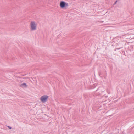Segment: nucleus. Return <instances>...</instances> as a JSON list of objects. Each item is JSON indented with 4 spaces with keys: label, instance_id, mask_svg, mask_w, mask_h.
<instances>
[{
    "label": "nucleus",
    "instance_id": "nucleus-1",
    "mask_svg": "<svg viewBox=\"0 0 134 134\" xmlns=\"http://www.w3.org/2000/svg\"><path fill=\"white\" fill-rule=\"evenodd\" d=\"M60 5L61 8H66L68 6V4L64 1H62L60 2Z\"/></svg>",
    "mask_w": 134,
    "mask_h": 134
},
{
    "label": "nucleus",
    "instance_id": "nucleus-2",
    "mask_svg": "<svg viewBox=\"0 0 134 134\" xmlns=\"http://www.w3.org/2000/svg\"><path fill=\"white\" fill-rule=\"evenodd\" d=\"M30 26L31 30H36L37 25L34 21H31V22L30 23Z\"/></svg>",
    "mask_w": 134,
    "mask_h": 134
},
{
    "label": "nucleus",
    "instance_id": "nucleus-3",
    "mask_svg": "<svg viewBox=\"0 0 134 134\" xmlns=\"http://www.w3.org/2000/svg\"><path fill=\"white\" fill-rule=\"evenodd\" d=\"M48 97L47 95L42 96L40 98L41 101L43 103H45L47 101Z\"/></svg>",
    "mask_w": 134,
    "mask_h": 134
},
{
    "label": "nucleus",
    "instance_id": "nucleus-4",
    "mask_svg": "<svg viewBox=\"0 0 134 134\" xmlns=\"http://www.w3.org/2000/svg\"><path fill=\"white\" fill-rule=\"evenodd\" d=\"M104 90L103 87H99L96 90V92H97V93L98 92V93L99 94H98V95H100L102 92H104Z\"/></svg>",
    "mask_w": 134,
    "mask_h": 134
},
{
    "label": "nucleus",
    "instance_id": "nucleus-5",
    "mask_svg": "<svg viewBox=\"0 0 134 134\" xmlns=\"http://www.w3.org/2000/svg\"><path fill=\"white\" fill-rule=\"evenodd\" d=\"M27 85L25 83H23L22 84L20 85V86L22 87H27Z\"/></svg>",
    "mask_w": 134,
    "mask_h": 134
},
{
    "label": "nucleus",
    "instance_id": "nucleus-6",
    "mask_svg": "<svg viewBox=\"0 0 134 134\" xmlns=\"http://www.w3.org/2000/svg\"><path fill=\"white\" fill-rule=\"evenodd\" d=\"M7 127L9 129H12V127L10 126H8Z\"/></svg>",
    "mask_w": 134,
    "mask_h": 134
},
{
    "label": "nucleus",
    "instance_id": "nucleus-7",
    "mask_svg": "<svg viewBox=\"0 0 134 134\" xmlns=\"http://www.w3.org/2000/svg\"><path fill=\"white\" fill-rule=\"evenodd\" d=\"M132 31H133V32L132 33H131V34H134V30H132ZM132 31H131V32H132Z\"/></svg>",
    "mask_w": 134,
    "mask_h": 134
},
{
    "label": "nucleus",
    "instance_id": "nucleus-8",
    "mask_svg": "<svg viewBox=\"0 0 134 134\" xmlns=\"http://www.w3.org/2000/svg\"><path fill=\"white\" fill-rule=\"evenodd\" d=\"M117 2V1H116L115 2V3H114V4H116V2Z\"/></svg>",
    "mask_w": 134,
    "mask_h": 134
}]
</instances>
